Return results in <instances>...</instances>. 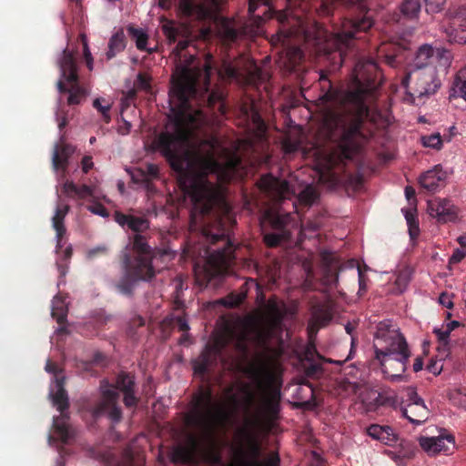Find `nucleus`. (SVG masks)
Segmentation results:
<instances>
[{
    "label": "nucleus",
    "instance_id": "obj_16",
    "mask_svg": "<svg viewBox=\"0 0 466 466\" xmlns=\"http://www.w3.org/2000/svg\"><path fill=\"white\" fill-rule=\"evenodd\" d=\"M451 64V53L445 48H433L429 44L421 45L415 53L409 69L426 70L437 66L447 67Z\"/></svg>",
    "mask_w": 466,
    "mask_h": 466
},
{
    "label": "nucleus",
    "instance_id": "obj_43",
    "mask_svg": "<svg viewBox=\"0 0 466 466\" xmlns=\"http://www.w3.org/2000/svg\"><path fill=\"white\" fill-rule=\"evenodd\" d=\"M138 173L141 181L148 185L153 179L157 178L159 175L158 167L155 164H147L145 167L139 168Z\"/></svg>",
    "mask_w": 466,
    "mask_h": 466
},
{
    "label": "nucleus",
    "instance_id": "obj_27",
    "mask_svg": "<svg viewBox=\"0 0 466 466\" xmlns=\"http://www.w3.org/2000/svg\"><path fill=\"white\" fill-rule=\"evenodd\" d=\"M446 38L450 43L466 44V17L459 15L445 29Z\"/></svg>",
    "mask_w": 466,
    "mask_h": 466
},
{
    "label": "nucleus",
    "instance_id": "obj_40",
    "mask_svg": "<svg viewBox=\"0 0 466 466\" xmlns=\"http://www.w3.org/2000/svg\"><path fill=\"white\" fill-rule=\"evenodd\" d=\"M298 198L300 204L306 207H310L318 199L319 193L315 187L312 185H308L304 189L300 191Z\"/></svg>",
    "mask_w": 466,
    "mask_h": 466
},
{
    "label": "nucleus",
    "instance_id": "obj_9",
    "mask_svg": "<svg viewBox=\"0 0 466 466\" xmlns=\"http://www.w3.org/2000/svg\"><path fill=\"white\" fill-rule=\"evenodd\" d=\"M251 341V334L247 329L228 331L213 343H208L198 358L192 361L194 372L201 377L208 375L222 359L227 346H231L239 357L247 358Z\"/></svg>",
    "mask_w": 466,
    "mask_h": 466
},
{
    "label": "nucleus",
    "instance_id": "obj_13",
    "mask_svg": "<svg viewBox=\"0 0 466 466\" xmlns=\"http://www.w3.org/2000/svg\"><path fill=\"white\" fill-rule=\"evenodd\" d=\"M262 220L268 223L271 229V232L263 234V241L268 248H276L291 239L294 220L289 213L268 209L263 214Z\"/></svg>",
    "mask_w": 466,
    "mask_h": 466
},
{
    "label": "nucleus",
    "instance_id": "obj_55",
    "mask_svg": "<svg viewBox=\"0 0 466 466\" xmlns=\"http://www.w3.org/2000/svg\"><path fill=\"white\" fill-rule=\"evenodd\" d=\"M263 466H280V457L278 451H272L267 460L263 462Z\"/></svg>",
    "mask_w": 466,
    "mask_h": 466
},
{
    "label": "nucleus",
    "instance_id": "obj_12",
    "mask_svg": "<svg viewBox=\"0 0 466 466\" xmlns=\"http://www.w3.org/2000/svg\"><path fill=\"white\" fill-rule=\"evenodd\" d=\"M57 64L61 72V77L71 86L70 88L66 87L60 79L57 82L59 92L69 93L67 98L68 105L80 104L86 96V90L78 85L77 65L75 54L67 48L64 49Z\"/></svg>",
    "mask_w": 466,
    "mask_h": 466
},
{
    "label": "nucleus",
    "instance_id": "obj_47",
    "mask_svg": "<svg viewBox=\"0 0 466 466\" xmlns=\"http://www.w3.org/2000/svg\"><path fill=\"white\" fill-rule=\"evenodd\" d=\"M410 276L411 272L408 268L399 270L396 277L395 284L397 285L398 289L400 291H402L409 284L410 280Z\"/></svg>",
    "mask_w": 466,
    "mask_h": 466
},
{
    "label": "nucleus",
    "instance_id": "obj_19",
    "mask_svg": "<svg viewBox=\"0 0 466 466\" xmlns=\"http://www.w3.org/2000/svg\"><path fill=\"white\" fill-rule=\"evenodd\" d=\"M419 443L421 449L431 455L441 452L448 454L455 447V439L453 435L443 430L436 437H420Z\"/></svg>",
    "mask_w": 466,
    "mask_h": 466
},
{
    "label": "nucleus",
    "instance_id": "obj_6",
    "mask_svg": "<svg viewBox=\"0 0 466 466\" xmlns=\"http://www.w3.org/2000/svg\"><path fill=\"white\" fill-rule=\"evenodd\" d=\"M100 388V400L92 409L95 419L106 415L114 424L122 420L123 412L118 404V391L123 393V402L127 409L136 408L139 402V398L137 396L136 379L130 372H119L113 384L106 383V386L102 384Z\"/></svg>",
    "mask_w": 466,
    "mask_h": 466
},
{
    "label": "nucleus",
    "instance_id": "obj_54",
    "mask_svg": "<svg viewBox=\"0 0 466 466\" xmlns=\"http://www.w3.org/2000/svg\"><path fill=\"white\" fill-rule=\"evenodd\" d=\"M426 369L429 372L436 376L441 372L443 364L441 362V360H431Z\"/></svg>",
    "mask_w": 466,
    "mask_h": 466
},
{
    "label": "nucleus",
    "instance_id": "obj_58",
    "mask_svg": "<svg viewBox=\"0 0 466 466\" xmlns=\"http://www.w3.org/2000/svg\"><path fill=\"white\" fill-rule=\"evenodd\" d=\"M107 252V248L106 246H98L93 248L87 251V258L92 259L97 256L105 255Z\"/></svg>",
    "mask_w": 466,
    "mask_h": 466
},
{
    "label": "nucleus",
    "instance_id": "obj_11",
    "mask_svg": "<svg viewBox=\"0 0 466 466\" xmlns=\"http://www.w3.org/2000/svg\"><path fill=\"white\" fill-rule=\"evenodd\" d=\"M400 85L411 96L428 97L438 92L441 80L434 67L426 70L409 69L402 76Z\"/></svg>",
    "mask_w": 466,
    "mask_h": 466
},
{
    "label": "nucleus",
    "instance_id": "obj_30",
    "mask_svg": "<svg viewBox=\"0 0 466 466\" xmlns=\"http://www.w3.org/2000/svg\"><path fill=\"white\" fill-rule=\"evenodd\" d=\"M250 289H259L258 283L253 279H248L240 286L238 292H232L222 300V303L227 307H238L247 298L248 292Z\"/></svg>",
    "mask_w": 466,
    "mask_h": 466
},
{
    "label": "nucleus",
    "instance_id": "obj_38",
    "mask_svg": "<svg viewBox=\"0 0 466 466\" xmlns=\"http://www.w3.org/2000/svg\"><path fill=\"white\" fill-rule=\"evenodd\" d=\"M160 326L163 330L174 327H177L178 329L183 332H187L189 329L187 320L186 317L182 315H168L161 321Z\"/></svg>",
    "mask_w": 466,
    "mask_h": 466
},
{
    "label": "nucleus",
    "instance_id": "obj_49",
    "mask_svg": "<svg viewBox=\"0 0 466 466\" xmlns=\"http://www.w3.org/2000/svg\"><path fill=\"white\" fill-rule=\"evenodd\" d=\"M221 74L231 80H237L240 76V73L237 67L232 66L231 64H225L223 66Z\"/></svg>",
    "mask_w": 466,
    "mask_h": 466
},
{
    "label": "nucleus",
    "instance_id": "obj_3",
    "mask_svg": "<svg viewBox=\"0 0 466 466\" xmlns=\"http://www.w3.org/2000/svg\"><path fill=\"white\" fill-rule=\"evenodd\" d=\"M129 239L131 249L136 255L127 251L121 254L122 276L115 287L120 294L132 298L138 282H149L156 277L153 260L157 255L164 258L171 257V253L167 249L153 250L146 237L141 234H134Z\"/></svg>",
    "mask_w": 466,
    "mask_h": 466
},
{
    "label": "nucleus",
    "instance_id": "obj_25",
    "mask_svg": "<svg viewBox=\"0 0 466 466\" xmlns=\"http://www.w3.org/2000/svg\"><path fill=\"white\" fill-rule=\"evenodd\" d=\"M199 447L198 441L192 437L190 439V446L175 447L169 454V459L173 463L188 464L196 461V452Z\"/></svg>",
    "mask_w": 466,
    "mask_h": 466
},
{
    "label": "nucleus",
    "instance_id": "obj_20",
    "mask_svg": "<svg viewBox=\"0 0 466 466\" xmlns=\"http://www.w3.org/2000/svg\"><path fill=\"white\" fill-rule=\"evenodd\" d=\"M259 189L274 200H281L290 193L289 183L268 174L258 182Z\"/></svg>",
    "mask_w": 466,
    "mask_h": 466
},
{
    "label": "nucleus",
    "instance_id": "obj_4",
    "mask_svg": "<svg viewBox=\"0 0 466 466\" xmlns=\"http://www.w3.org/2000/svg\"><path fill=\"white\" fill-rule=\"evenodd\" d=\"M375 358L384 375L391 381L402 380L410 350L404 336L390 321H381L375 333Z\"/></svg>",
    "mask_w": 466,
    "mask_h": 466
},
{
    "label": "nucleus",
    "instance_id": "obj_21",
    "mask_svg": "<svg viewBox=\"0 0 466 466\" xmlns=\"http://www.w3.org/2000/svg\"><path fill=\"white\" fill-rule=\"evenodd\" d=\"M320 258L322 263V279L326 286L333 287L339 282V271L340 267L339 261L334 255L327 250L320 253Z\"/></svg>",
    "mask_w": 466,
    "mask_h": 466
},
{
    "label": "nucleus",
    "instance_id": "obj_35",
    "mask_svg": "<svg viewBox=\"0 0 466 466\" xmlns=\"http://www.w3.org/2000/svg\"><path fill=\"white\" fill-rule=\"evenodd\" d=\"M67 419L68 416H66L65 413H61V417L54 418L53 423L56 434L64 443H67L72 437L70 427L66 421Z\"/></svg>",
    "mask_w": 466,
    "mask_h": 466
},
{
    "label": "nucleus",
    "instance_id": "obj_7",
    "mask_svg": "<svg viewBox=\"0 0 466 466\" xmlns=\"http://www.w3.org/2000/svg\"><path fill=\"white\" fill-rule=\"evenodd\" d=\"M248 12L257 25L262 23L264 19L271 17L272 14L275 13L277 19L281 24L277 36L283 43L294 38L306 42L313 39L316 45L320 44L323 32L320 31L317 24L315 25L316 33L313 34L300 17H289L285 12H275L270 5L269 0H248Z\"/></svg>",
    "mask_w": 466,
    "mask_h": 466
},
{
    "label": "nucleus",
    "instance_id": "obj_8",
    "mask_svg": "<svg viewBox=\"0 0 466 466\" xmlns=\"http://www.w3.org/2000/svg\"><path fill=\"white\" fill-rule=\"evenodd\" d=\"M226 0H202L195 3L193 0H181L182 13L198 20H213L215 31L224 44H231L246 35V27L241 26L236 20L219 15V12Z\"/></svg>",
    "mask_w": 466,
    "mask_h": 466
},
{
    "label": "nucleus",
    "instance_id": "obj_61",
    "mask_svg": "<svg viewBox=\"0 0 466 466\" xmlns=\"http://www.w3.org/2000/svg\"><path fill=\"white\" fill-rule=\"evenodd\" d=\"M92 195H93V189L91 188V187H89L87 185H82L77 187L76 196H78L79 198H84L86 197L92 196Z\"/></svg>",
    "mask_w": 466,
    "mask_h": 466
},
{
    "label": "nucleus",
    "instance_id": "obj_37",
    "mask_svg": "<svg viewBox=\"0 0 466 466\" xmlns=\"http://www.w3.org/2000/svg\"><path fill=\"white\" fill-rule=\"evenodd\" d=\"M56 382L57 390L52 395L53 404L61 413H64L69 407L68 396L63 387V380L56 379Z\"/></svg>",
    "mask_w": 466,
    "mask_h": 466
},
{
    "label": "nucleus",
    "instance_id": "obj_22",
    "mask_svg": "<svg viewBox=\"0 0 466 466\" xmlns=\"http://www.w3.org/2000/svg\"><path fill=\"white\" fill-rule=\"evenodd\" d=\"M445 178V172L440 165H437L420 176L419 184L426 191L435 192L441 187Z\"/></svg>",
    "mask_w": 466,
    "mask_h": 466
},
{
    "label": "nucleus",
    "instance_id": "obj_26",
    "mask_svg": "<svg viewBox=\"0 0 466 466\" xmlns=\"http://www.w3.org/2000/svg\"><path fill=\"white\" fill-rule=\"evenodd\" d=\"M367 434L373 440L392 446L398 441V436L393 429L388 425L371 424L366 429Z\"/></svg>",
    "mask_w": 466,
    "mask_h": 466
},
{
    "label": "nucleus",
    "instance_id": "obj_23",
    "mask_svg": "<svg viewBox=\"0 0 466 466\" xmlns=\"http://www.w3.org/2000/svg\"><path fill=\"white\" fill-rule=\"evenodd\" d=\"M116 222L122 228H127L135 234H140L149 228V221L146 218L137 217L130 214H124L120 211H116L114 214Z\"/></svg>",
    "mask_w": 466,
    "mask_h": 466
},
{
    "label": "nucleus",
    "instance_id": "obj_18",
    "mask_svg": "<svg viewBox=\"0 0 466 466\" xmlns=\"http://www.w3.org/2000/svg\"><path fill=\"white\" fill-rule=\"evenodd\" d=\"M427 212L440 224L455 222L458 218V208L448 198H435L428 200Z\"/></svg>",
    "mask_w": 466,
    "mask_h": 466
},
{
    "label": "nucleus",
    "instance_id": "obj_24",
    "mask_svg": "<svg viewBox=\"0 0 466 466\" xmlns=\"http://www.w3.org/2000/svg\"><path fill=\"white\" fill-rule=\"evenodd\" d=\"M70 207L68 204L63 202L60 198L56 207L55 215L52 218V226L56 230V248H62V239L66 232V228L64 225V220L67 213L69 212Z\"/></svg>",
    "mask_w": 466,
    "mask_h": 466
},
{
    "label": "nucleus",
    "instance_id": "obj_10",
    "mask_svg": "<svg viewBox=\"0 0 466 466\" xmlns=\"http://www.w3.org/2000/svg\"><path fill=\"white\" fill-rule=\"evenodd\" d=\"M217 403L210 385H201L192 398V411L187 418L189 425L209 431L212 426Z\"/></svg>",
    "mask_w": 466,
    "mask_h": 466
},
{
    "label": "nucleus",
    "instance_id": "obj_64",
    "mask_svg": "<svg viewBox=\"0 0 466 466\" xmlns=\"http://www.w3.org/2000/svg\"><path fill=\"white\" fill-rule=\"evenodd\" d=\"M45 370L48 373H52L54 375H56L59 371V369H58L56 363L53 362L51 360H47Z\"/></svg>",
    "mask_w": 466,
    "mask_h": 466
},
{
    "label": "nucleus",
    "instance_id": "obj_59",
    "mask_svg": "<svg viewBox=\"0 0 466 466\" xmlns=\"http://www.w3.org/2000/svg\"><path fill=\"white\" fill-rule=\"evenodd\" d=\"M82 38H83V40H85L84 35H82ZM84 56H85V59H86V66H87L88 69L92 70L93 69V57L91 56L87 43L86 41H84Z\"/></svg>",
    "mask_w": 466,
    "mask_h": 466
},
{
    "label": "nucleus",
    "instance_id": "obj_28",
    "mask_svg": "<svg viewBox=\"0 0 466 466\" xmlns=\"http://www.w3.org/2000/svg\"><path fill=\"white\" fill-rule=\"evenodd\" d=\"M73 150L67 144L56 145L52 157V166L55 171H61V177H65L68 166V159Z\"/></svg>",
    "mask_w": 466,
    "mask_h": 466
},
{
    "label": "nucleus",
    "instance_id": "obj_53",
    "mask_svg": "<svg viewBox=\"0 0 466 466\" xmlns=\"http://www.w3.org/2000/svg\"><path fill=\"white\" fill-rule=\"evenodd\" d=\"M264 80V72L260 67L257 65L253 66V68L249 72V81L250 82H258Z\"/></svg>",
    "mask_w": 466,
    "mask_h": 466
},
{
    "label": "nucleus",
    "instance_id": "obj_5",
    "mask_svg": "<svg viewBox=\"0 0 466 466\" xmlns=\"http://www.w3.org/2000/svg\"><path fill=\"white\" fill-rule=\"evenodd\" d=\"M245 373L250 379L255 386L249 382H241L238 385V391L241 397L233 393V387H228L225 394L228 396V402L234 410L243 409L246 412H250L258 406V392L262 395L263 406L271 412L276 411L277 404L271 398L266 396V392L273 380V374L269 363L263 359H258L248 365Z\"/></svg>",
    "mask_w": 466,
    "mask_h": 466
},
{
    "label": "nucleus",
    "instance_id": "obj_17",
    "mask_svg": "<svg viewBox=\"0 0 466 466\" xmlns=\"http://www.w3.org/2000/svg\"><path fill=\"white\" fill-rule=\"evenodd\" d=\"M406 398L408 403L401 409L403 416L414 424L424 422L429 413L424 400L418 395L414 388L407 389Z\"/></svg>",
    "mask_w": 466,
    "mask_h": 466
},
{
    "label": "nucleus",
    "instance_id": "obj_50",
    "mask_svg": "<svg viewBox=\"0 0 466 466\" xmlns=\"http://www.w3.org/2000/svg\"><path fill=\"white\" fill-rule=\"evenodd\" d=\"M93 106L97 111H99L101 113L105 122L108 123L111 120L110 115L108 114V111L110 109V105L109 104H107L106 106H102L101 105V99L100 98H96L93 101Z\"/></svg>",
    "mask_w": 466,
    "mask_h": 466
},
{
    "label": "nucleus",
    "instance_id": "obj_2",
    "mask_svg": "<svg viewBox=\"0 0 466 466\" xmlns=\"http://www.w3.org/2000/svg\"><path fill=\"white\" fill-rule=\"evenodd\" d=\"M319 81L322 94L319 97V105L321 106L323 127L329 138L339 131L328 164L330 169L344 171L347 163L354 160L361 151V141L365 139L362 127L382 84V74L377 63L369 58L358 61L347 90L334 88L324 75L320 76Z\"/></svg>",
    "mask_w": 466,
    "mask_h": 466
},
{
    "label": "nucleus",
    "instance_id": "obj_42",
    "mask_svg": "<svg viewBox=\"0 0 466 466\" xmlns=\"http://www.w3.org/2000/svg\"><path fill=\"white\" fill-rule=\"evenodd\" d=\"M250 119L258 136H263L267 131V126L258 109L250 106Z\"/></svg>",
    "mask_w": 466,
    "mask_h": 466
},
{
    "label": "nucleus",
    "instance_id": "obj_52",
    "mask_svg": "<svg viewBox=\"0 0 466 466\" xmlns=\"http://www.w3.org/2000/svg\"><path fill=\"white\" fill-rule=\"evenodd\" d=\"M136 85L138 88L147 90L150 88V77L143 73H139L137 77Z\"/></svg>",
    "mask_w": 466,
    "mask_h": 466
},
{
    "label": "nucleus",
    "instance_id": "obj_60",
    "mask_svg": "<svg viewBox=\"0 0 466 466\" xmlns=\"http://www.w3.org/2000/svg\"><path fill=\"white\" fill-rule=\"evenodd\" d=\"M439 302H440V304H441L443 307H445L447 309H452V307H453V302L451 300V297L445 292H442L440 295Z\"/></svg>",
    "mask_w": 466,
    "mask_h": 466
},
{
    "label": "nucleus",
    "instance_id": "obj_46",
    "mask_svg": "<svg viewBox=\"0 0 466 466\" xmlns=\"http://www.w3.org/2000/svg\"><path fill=\"white\" fill-rule=\"evenodd\" d=\"M421 143L424 147L434 149H441L442 147V139L439 133L421 137Z\"/></svg>",
    "mask_w": 466,
    "mask_h": 466
},
{
    "label": "nucleus",
    "instance_id": "obj_29",
    "mask_svg": "<svg viewBox=\"0 0 466 466\" xmlns=\"http://www.w3.org/2000/svg\"><path fill=\"white\" fill-rule=\"evenodd\" d=\"M322 360L323 358L316 351L314 348L307 349L305 352V363L302 364L303 374L307 378L313 380L319 379L323 374V368L320 363L314 361V357Z\"/></svg>",
    "mask_w": 466,
    "mask_h": 466
},
{
    "label": "nucleus",
    "instance_id": "obj_32",
    "mask_svg": "<svg viewBox=\"0 0 466 466\" xmlns=\"http://www.w3.org/2000/svg\"><path fill=\"white\" fill-rule=\"evenodd\" d=\"M463 98L466 101V67L459 70L452 81L449 98Z\"/></svg>",
    "mask_w": 466,
    "mask_h": 466
},
{
    "label": "nucleus",
    "instance_id": "obj_36",
    "mask_svg": "<svg viewBox=\"0 0 466 466\" xmlns=\"http://www.w3.org/2000/svg\"><path fill=\"white\" fill-rule=\"evenodd\" d=\"M127 30L131 39L135 41L137 48L140 51H147V45L148 42V35L147 32L132 25H129ZM148 53H152V51L148 50Z\"/></svg>",
    "mask_w": 466,
    "mask_h": 466
},
{
    "label": "nucleus",
    "instance_id": "obj_31",
    "mask_svg": "<svg viewBox=\"0 0 466 466\" xmlns=\"http://www.w3.org/2000/svg\"><path fill=\"white\" fill-rule=\"evenodd\" d=\"M127 37L122 28L116 31L109 38L107 44V51L106 56L107 60H111L117 54L123 52L127 47Z\"/></svg>",
    "mask_w": 466,
    "mask_h": 466
},
{
    "label": "nucleus",
    "instance_id": "obj_57",
    "mask_svg": "<svg viewBox=\"0 0 466 466\" xmlns=\"http://www.w3.org/2000/svg\"><path fill=\"white\" fill-rule=\"evenodd\" d=\"M88 209L94 213V214H96V215H99L103 218H106L108 216V211L107 209L100 203H96L90 207H88Z\"/></svg>",
    "mask_w": 466,
    "mask_h": 466
},
{
    "label": "nucleus",
    "instance_id": "obj_33",
    "mask_svg": "<svg viewBox=\"0 0 466 466\" xmlns=\"http://www.w3.org/2000/svg\"><path fill=\"white\" fill-rule=\"evenodd\" d=\"M312 319L319 326H326L332 319V307L329 302L318 303L312 309Z\"/></svg>",
    "mask_w": 466,
    "mask_h": 466
},
{
    "label": "nucleus",
    "instance_id": "obj_62",
    "mask_svg": "<svg viewBox=\"0 0 466 466\" xmlns=\"http://www.w3.org/2000/svg\"><path fill=\"white\" fill-rule=\"evenodd\" d=\"M77 187H78L73 181H66L63 185V191L67 195H76Z\"/></svg>",
    "mask_w": 466,
    "mask_h": 466
},
{
    "label": "nucleus",
    "instance_id": "obj_39",
    "mask_svg": "<svg viewBox=\"0 0 466 466\" xmlns=\"http://www.w3.org/2000/svg\"><path fill=\"white\" fill-rule=\"evenodd\" d=\"M67 306L60 296H56L52 301V317L59 325L66 322L67 317Z\"/></svg>",
    "mask_w": 466,
    "mask_h": 466
},
{
    "label": "nucleus",
    "instance_id": "obj_44",
    "mask_svg": "<svg viewBox=\"0 0 466 466\" xmlns=\"http://www.w3.org/2000/svg\"><path fill=\"white\" fill-rule=\"evenodd\" d=\"M405 218L409 228V234L411 239H415L420 233L419 221L416 215L410 209L405 210Z\"/></svg>",
    "mask_w": 466,
    "mask_h": 466
},
{
    "label": "nucleus",
    "instance_id": "obj_15",
    "mask_svg": "<svg viewBox=\"0 0 466 466\" xmlns=\"http://www.w3.org/2000/svg\"><path fill=\"white\" fill-rule=\"evenodd\" d=\"M286 313L285 303L276 296L270 297L263 305V328L258 334V339L265 341L281 331Z\"/></svg>",
    "mask_w": 466,
    "mask_h": 466
},
{
    "label": "nucleus",
    "instance_id": "obj_1",
    "mask_svg": "<svg viewBox=\"0 0 466 466\" xmlns=\"http://www.w3.org/2000/svg\"><path fill=\"white\" fill-rule=\"evenodd\" d=\"M201 76L199 70L177 67L168 94L174 130L161 132L152 147L178 175L180 186L190 198L189 229L200 232L203 243L186 252L194 260L198 283L207 287L218 285L228 273L236 247L220 214L225 205L224 187L232 177L231 167L216 159L211 144L205 155L187 148L192 132L205 121L203 107L213 109L218 105V110L225 113L223 92L210 89L208 72L200 90Z\"/></svg>",
    "mask_w": 466,
    "mask_h": 466
},
{
    "label": "nucleus",
    "instance_id": "obj_45",
    "mask_svg": "<svg viewBox=\"0 0 466 466\" xmlns=\"http://www.w3.org/2000/svg\"><path fill=\"white\" fill-rule=\"evenodd\" d=\"M162 31L169 43H175L180 34V29L170 21L162 25Z\"/></svg>",
    "mask_w": 466,
    "mask_h": 466
},
{
    "label": "nucleus",
    "instance_id": "obj_14",
    "mask_svg": "<svg viewBox=\"0 0 466 466\" xmlns=\"http://www.w3.org/2000/svg\"><path fill=\"white\" fill-rule=\"evenodd\" d=\"M373 25V20L369 11L363 15L354 18H347L342 22L341 29L332 35V42L335 49L341 50L342 47L350 48L353 39H359V34L366 33Z\"/></svg>",
    "mask_w": 466,
    "mask_h": 466
},
{
    "label": "nucleus",
    "instance_id": "obj_41",
    "mask_svg": "<svg viewBox=\"0 0 466 466\" xmlns=\"http://www.w3.org/2000/svg\"><path fill=\"white\" fill-rule=\"evenodd\" d=\"M433 333L436 335L439 342L438 350L445 354L449 350L451 332L442 325L441 328H434Z\"/></svg>",
    "mask_w": 466,
    "mask_h": 466
},
{
    "label": "nucleus",
    "instance_id": "obj_48",
    "mask_svg": "<svg viewBox=\"0 0 466 466\" xmlns=\"http://www.w3.org/2000/svg\"><path fill=\"white\" fill-rule=\"evenodd\" d=\"M248 450L251 456L254 458V463L258 464L257 458L260 455V444L253 436L248 437Z\"/></svg>",
    "mask_w": 466,
    "mask_h": 466
},
{
    "label": "nucleus",
    "instance_id": "obj_63",
    "mask_svg": "<svg viewBox=\"0 0 466 466\" xmlns=\"http://www.w3.org/2000/svg\"><path fill=\"white\" fill-rule=\"evenodd\" d=\"M82 170L85 174L88 173V171L93 167L92 157L89 156H86L82 159Z\"/></svg>",
    "mask_w": 466,
    "mask_h": 466
},
{
    "label": "nucleus",
    "instance_id": "obj_56",
    "mask_svg": "<svg viewBox=\"0 0 466 466\" xmlns=\"http://www.w3.org/2000/svg\"><path fill=\"white\" fill-rule=\"evenodd\" d=\"M466 257V251L456 248L449 259V264H457Z\"/></svg>",
    "mask_w": 466,
    "mask_h": 466
},
{
    "label": "nucleus",
    "instance_id": "obj_34",
    "mask_svg": "<svg viewBox=\"0 0 466 466\" xmlns=\"http://www.w3.org/2000/svg\"><path fill=\"white\" fill-rule=\"evenodd\" d=\"M421 10L420 0H403L399 5L400 15L406 20H416Z\"/></svg>",
    "mask_w": 466,
    "mask_h": 466
},
{
    "label": "nucleus",
    "instance_id": "obj_51",
    "mask_svg": "<svg viewBox=\"0 0 466 466\" xmlns=\"http://www.w3.org/2000/svg\"><path fill=\"white\" fill-rule=\"evenodd\" d=\"M205 460L211 465H220L222 463V457L217 451L210 450L205 454Z\"/></svg>",
    "mask_w": 466,
    "mask_h": 466
}]
</instances>
